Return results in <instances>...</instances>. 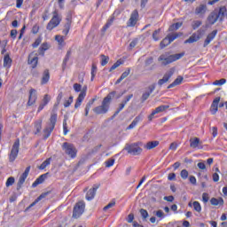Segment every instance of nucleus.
Instances as JSON below:
<instances>
[{
    "mask_svg": "<svg viewBox=\"0 0 227 227\" xmlns=\"http://www.w3.org/2000/svg\"><path fill=\"white\" fill-rule=\"evenodd\" d=\"M116 95V91L110 92L102 101L101 105L93 108V112L96 114H106L109 111L111 106V100Z\"/></svg>",
    "mask_w": 227,
    "mask_h": 227,
    "instance_id": "f257e3e1",
    "label": "nucleus"
},
{
    "mask_svg": "<svg viewBox=\"0 0 227 227\" xmlns=\"http://www.w3.org/2000/svg\"><path fill=\"white\" fill-rule=\"evenodd\" d=\"M73 88L76 93H79V91H81L74 104V108L77 109L81 107L82 101L84 100V98H86V91H88V86L84 85L82 87V85L79 83H74L73 85Z\"/></svg>",
    "mask_w": 227,
    "mask_h": 227,
    "instance_id": "f03ea898",
    "label": "nucleus"
},
{
    "mask_svg": "<svg viewBox=\"0 0 227 227\" xmlns=\"http://www.w3.org/2000/svg\"><path fill=\"white\" fill-rule=\"evenodd\" d=\"M57 121H58V114H56V112L53 111L51 114L50 123L43 129L44 139H48V137H51V134H52V130H54V127H56Z\"/></svg>",
    "mask_w": 227,
    "mask_h": 227,
    "instance_id": "7ed1b4c3",
    "label": "nucleus"
},
{
    "mask_svg": "<svg viewBox=\"0 0 227 227\" xmlns=\"http://www.w3.org/2000/svg\"><path fill=\"white\" fill-rule=\"evenodd\" d=\"M62 150L65 152L66 155H68L70 159H75L77 157V148L74 144H70L67 142L63 143Z\"/></svg>",
    "mask_w": 227,
    "mask_h": 227,
    "instance_id": "20e7f679",
    "label": "nucleus"
},
{
    "mask_svg": "<svg viewBox=\"0 0 227 227\" xmlns=\"http://www.w3.org/2000/svg\"><path fill=\"white\" fill-rule=\"evenodd\" d=\"M141 143L126 144L124 150L129 153V155H141L143 149L139 147Z\"/></svg>",
    "mask_w": 227,
    "mask_h": 227,
    "instance_id": "39448f33",
    "label": "nucleus"
},
{
    "mask_svg": "<svg viewBox=\"0 0 227 227\" xmlns=\"http://www.w3.org/2000/svg\"><path fill=\"white\" fill-rule=\"evenodd\" d=\"M61 16H59V13H58V10H55L53 12V16L51 18V20L49 21L46 29H48V31H52L54 29V27H58L59 24L61 23Z\"/></svg>",
    "mask_w": 227,
    "mask_h": 227,
    "instance_id": "423d86ee",
    "label": "nucleus"
},
{
    "mask_svg": "<svg viewBox=\"0 0 227 227\" xmlns=\"http://www.w3.org/2000/svg\"><path fill=\"white\" fill-rule=\"evenodd\" d=\"M20 147V140L18 138L14 142L11 153L9 154V162H14L19 155V148Z\"/></svg>",
    "mask_w": 227,
    "mask_h": 227,
    "instance_id": "0eeeda50",
    "label": "nucleus"
},
{
    "mask_svg": "<svg viewBox=\"0 0 227 227\" xmlns=\"http://www.w3.org/2000/svg\"><path fill=\"white\" fill-rule=\"evenodd\" d=\"M85 207L86 204H84V201H80L76 203L73 210V217H74V219H79V217H81V215L84 214Z\"/></svg>",
    "mask_w": 227,
    "mask_h": 227,
    "instance_id": "6e6552de",
    "label": "nucleus"
},
{
    "mask_svg": "<svg viewBox=\"0 0 227 227\" xmlns=\"http://www.w3.org/2000/svg\"><path fill=\"white\" fill-rule=\"evenodd\" d=\"M137 20H139V12L137 10H134L131 14L130 18L127 22L128 27H134L137 24Z\"/></svg>",
    "mask_w": 227,
    "mask_h": 227,
    "instance_id": "1a4fd4ad",
    "label": "nucleus"
},
{
    "mask_svg": "<svg viewBox=\"0 0 227 227\" xmlns=\"http://www.w3.org/2000/svg\"><path fill=\"white\" fill-rule=\"evenodd\" d=\"M29 171H31V166L27 167L24 173L20 176L17 184V191H20V189H22V185H24V182H26V178H27Z\"/></svg>",
    "mask_w": 227,
    "mask_h": 227,
    "instance_id": "9d476101",
    "label": "nucleus"
},
{
    "mask_svg": "<svg viewBox=\"0 0 227 227\" xmlns=\"http://www.w3.org/2000/svg\"><path fill=\"white\" fill-rule=\"evenodd\" d=\"M174 74H175V69H173V68L167 71L164 74L163 78H161L158 81L159 86H162V84H166V82H168L169 80L171 79V77H173Z\"/></svg>",
    "mask_w": 227,
    "mask_h": 227,
    "instance_id": "9b49d317",
    "label": "nucleus"
},
{
    "mask_svg": "<svg viewBox=\"0 0 227 227\" xmlns=\"http://www.w3.org/2000/svg\"><path fill=\"white\" fill-rule=\"evenodd\" d=\"M36 98H38V96L36 95V90L31 89L29 90L28 101L27 103V106L28 107H31V106L36 104Z\"/></svg>",
    "mask_w": 227,
    "mask_h": 227,
    "instance_id": "f8f14e48",
    "label": "nucleus"
},
{
    "mask_svg": "<svg viewBox=\"0 0 227 227\" xmlns=\"http://www.w3.org/2000/svg\"><path fill=\"white\" fill-rule=\"evenodd\" d=\"M99 187H100V184H96L93 185L92 189H90L87 192L86 200L88 201H91V200H93V198H95V194H97V191L98 190Z\"/></svg>",
    "mask_w": 227,
    "mask_h": 227,
    "instance_id": "ddd939ff",
    "label": "nucleus"
},
{
    "mask_svg": "<svg viewBox=\"0 0 227 227\" xmlns=\"http://www.w3.org/2000/svg\"><path fill=\"white\" fill-rule=\"evenodd\" d=\"M66 24L64 26V30L62 31L63 35H65L67 36V35H68V33L70 32V27L72 26V14L68 13L67 18H66Z\"/></svg>",
    "mask_w": 227,
    "mask_h": 227,
    "instance_id": "4468645a",
    "label": "nucleus"
},
{
    "mask_svg": "<svg viewBox=\"0 0 227 227\" xmlns=\"http://www.w3.org/2000/svg\"><path fill=\"white\" fill-rule=\"evenodd\" d=\"M158 61H160L161 65L166 67V65L173 63V57H171V55L168 56L166 54H162L159 57Z\"/></svg>",
    "mask_w": 227,
    "mask_h": 227,
    "instance_id": "2eb2a0df",
    "label": "nucleus"
},
{
    "mask_svg": "<svg viewBox=\"0 0 227 227\" xmlns=\"http://www.w3.org/2000/svg\"><path fill=\"white\" fill-rule=\"evenodd\" d=\"M28 65H31L32 68H36L38 66V55L35 56V53H30L28 56Z\"/></svg>",
    "mask_w": 227,
    "mask_h": 227,
    "instance_id": "dca6fc26",
    "label": "nucleus"
},
{
    "mask_svg": "<svg viewBox=\"0 0 227 227\" xmlns=\"http://www.w3.org/2000/svg\"><path fill=\"white\" fill-rule=\"evenodd\" d=\"M217 35V30H213L210 34L207 35V38L204 41L203 47H207L210 44V42L215 38Z\"/></svg>",
    "mask_w": 227,
    "mask_h": 227,
    "instance_id": "f3484780",
    "label": "nucleus"
},
{
    "mask_svg": "<svg viewBox=\"0 0 227 227\" xmlns=\"http://www.w3.org/2000/svg\"><path fill=\"white\" fill-rule=\"evenodd\" d=\"M205 13H207V4H200L195 9V15H199V17H205Z\"/></svg>",
    "mask_w": 227,
    "mask_h": 227,
    "instance_id": "a211bd4d",
    "label": "nucleus"
},
{
    "mask_svg": "<svg viewBox=\"0 0 227 227\" xmlns=\"http://www.w3.org/2000/svg\"><path fill=\"white\" fill-rule=\"evenodd\" d=\"M207 20L211 25H214L217 22V20H219V16H217V10H215L208 15Z\"/></svg>",
    "mask_w": 227,
    "mask_h": 227,
    "instance_id": "6ab92c4d",
    "label": "nucleus"
},
{
    "mask_svg": "<svg viewBox=\"0 0 227 227\" xmlns=\"http://www.w3.org/2000/svg\"><path fill=\"white\" fill-rule=\"evenodd\" d=\"M141 120H143V114H140L132 121L126 130H132V129H135V127L141 121Z\"/></svg>",
    "mask_w": 227,
    "mask_h": 227,
    "instance_id": "aec40b11",
    "label": "nucleus"
},
{
    "mask_svg": "<svg viewBox=\"0 0 227 227\" xmlns=\"http://www.w3.org/2000/svg\"><path fill=\"white\" fill-rule=\"evenodd\" d=\"M221 101V98H215L211 105V114H215L217 113V109L219 108V102Z\"/></svg>",
    "mask_w": 227,
    "mask_h": 227,
    "instance_id": "412c9836",
    "label": "nucleus"
},
{
    "mask_svg": "<svg viewBox=\"0 0 227 227\" xmlns=\"http://www.w3.org/2000/svg\"><path fill=\"white\" fill-rule=\"evenodd\" d=\"M211 205L214 207H223L224 205V200L221 197L217 198H211L210 200Z\"/></svg>",
    "mask_w": 227,
    "mask_h": 227,
    "instance_id": "4be33fe9",
    "label": "nucleus"
},
{
    "mask_svg": "<svg viewBox=\"0 0 227 227\" xmlns=\"http://www.w3.org/2000/svg\"><path fill=\"white\" fill-rule=\"evenodd\" d=\"M51 79V73L49 72V69H45L43 73V77L41 80V84H47Z\"/></svg>",
    "mask_w": 227,
    "mask_h": 227,
    "instance_id": "5701e85b",
    "label": "nucleus"
},
{
    "mask_svg": "<svg viewBox=\"0 0 227 227\" xmlns=\"http://www.w3.org/2000/svg\"><path fill=\"white\" fill-rule=\"evenodd\" d=\"M201 145V141L198 137L190 138V146L191 148H201L200 145Z\"/></svg>",
    "mask_w": 227,
    "mask_h": 227,
    "instance_id": "b1692460",
    "label": "nucleus"
},
{
    "mask_svg": "<svg viewBox=\"0 0 227 227\" xmlns=\"http://www.w3.org/2000/svg\"><path fill=\"white\" fill-rule=\"evenodd\" d=\"M160 142L155 140V141H150L147 142L146 145H144V148L145 150H153V148H157L159 146Z\"/></svg>",
    "mask_w": 227,
    "mask_h": 227,
    "instance_id": "393cba45",
    "label": "nucleus"
},
{
    "mask_svg": "<svg viewBox=\"0 0 227 227\" xmlns=\"http://www.w3.org/2000/svg\"><path fill=\"white\" fill-rule=\"evenodd\" d=\"M227 9L225 6L220 7L219 11H217V16L219 20L223 21L224 20V17H226Z\"/></svg>",
    "mask_w": 227,
    "mask_h": 227,
    "instance_id": "a878e982",
    "label": "nucleus"
},
{
    "mask_svg": "<svg viewBox=\"0 0 227 227\" xmlns=\"http://www.w3.org/2000/svg\"><path fill=\"white\" fill-rule=\"evenodd\" d=\"M47 178V174L41 175L32 184V187H37L40 184H43L45 179Z\"/></svg>",
    "mask_w": 227,
    "mask_h": 227,
    "instance_id": "bb28decb",
    "label": "nucleus"
},
{
    "mask_svg": "<svg viewBox=\"0 0 227 227\" xmlns=\"http://www.w3.org/2000/svg\"><path fill=\"white\" fill-rule=\"evenodd\" d=\"M12 58H10V53H6L4 57V68H10L12 67Z\"/></svg>",
    "mask_w": 227,
    "mask_h": 227,
    "instance_id": "cd10ccee",
    "label": "nucleus"
},
{
    "mask_svg": "<svg viewBox=\"0 0 227 227\" xmlns=\"http://www.w3.org/2000/svg\"><path fill=\"white\" fill-rule=\"evenodd\" d=\"M183 81H184V77L178 76L172 83H170L168 86V90H171V88H175V86H179V84H182Z\"/></svg>",
    "mask_w": 227,
    "mask_h": 227,
    "instance_id": "c85d7f7f",
    "label": "nucleus"
},
{
    "mask_svg": "<svg viewBox=\"0 0 227 227\" xmlns=\"http://www.w3.org/2000/svg\"><path fill=\"white\" fill-rule=\"evenodd\" d=\"M200 38V35L194 33L192 35V36H190L187 40L184 41V43H194L195 42H198Z\"/></svg>",
    "mask_w": 227,
    "mask_h": 227,
    "instance_id": "c756f323",
    "label": "nucleus"
},
{
    "mask_svg": "<svg viewBox=\"0 0 227 227\" xmlns=\"http://www.w3.org/2000/svg\"><path fill=\"white\" fill-rule=\"evenodd\" d=\"M42 119H39L37 121H35V126L34 128L35 129V131L34 132V134H40V132L42 131Z\"/></svg>",
    "mask_w": 227,
    "mask_h": 227,
    "instance_id": "7c9ffc66",
    "label": "nucleus"
},
{
    "mask_svg": "<svg viewBox=\"0 0 227 227\" xmlns=\"http://www.w3.org/2000/svg\"><path fill=\"white\" fill-rule=\"evenodd\" d=\"M130 75V68H128L125 72H123L121 77L116 81L115 84H120L123 79H127Z\"/></svg>",
    "mask_w": 227,
    "mask_h": 227,
    "instance_id": "2f4dec72",
    "label": "nucleus"
},
{
    "mask_svg": "<svg viewBox=\"0 0 227 227\" xmlns=\"http://www.w3.org/2000/svg\"><path fill=\"white\" fill-rule=\"evenodd\" d=\"M45 51H49V43H43L39 50H38V52H39V56H43L45 54Z\"/></svg>",
    "mask_w": 227,
    "mask_h": 227,
    "instance_id": "473e14b6",
    "label": "nucleus"
},
{
    "mask_svg": "<svg viewBox=\"0 0 227 227\" xmlns=\"http://www.w3.org/2000/svg\"><path fill=\"white\" fill-rule=\"evenodd\" d=\"M70 56H72V51H68L66 54L64 60H63V63H62L63 70H65L67 68V63H68V59H70Z\"/></svg>",
    "mask_w": 227,
    "mask_h": 227,
    "instance_id": "72a5a7b5",
    "label": "nucleus"
},
{
    "mask_svg": "<svg viewBox=\"0 0 227 227\" xmlns=\"http://www.w3.org/2000/svg\"><path fill=\"white\" fill-rule=\"evenodd\" d=\"M182 33H173V34H168L167 35V37H168V40H170V43L175 42V40H176V38H178L179 36H182Z\"/></svg>",
    "mask_w": 227,
    "mask_h": 227,
    "instance_id": "f704fd0d",
    "label": "nucleus"
},
{
    "mask_svg": "<svg viewBox=\"0 0 227 227\" xmlns=\"http://www.w3.org/2000/svg\"><path fill=\"white\" fill-rule=\"evenodd\" d=\"M171 43L170 39L168 37V35L160 42V49H164L165 47H168Z\"/></svg>",
    "mask_w": 227,
    "mask_h": 227,
    "instance_id": "c9c22d12",
    "label": "nucleus"
},
{
    "mask_svg": "<svg viewBox=\"0 0 227 227\" xmlns=\"http://www.w3.org/2000/svg\"><path fill=\"white\" fill-rule=\"evenodd\" d=\"M95 98L90 99L85 107V116H88L89 113H90V109H91V106H93V104H95Z\"/></svg>",
    "mask_w": 227,
    "mask_h": 227,
    "instance_id": "e433bc0d",
    "label": "nucleus"
},
{
    "mask_svg": "<svg viewBox=\"0 0 227 227\" xmlns=\"http://www.w3.org/2000/svg\"><path fill=\"white\" fill-rule=\"evenodd\" d=\"M47 194H49V192L41 194L32 204H30L28 208L35 207V205H36V203H38V201H41L42 200H43V198H45L47 196Z\"/></svg>",
    "mask_w": 227,
    "mask_h": 227,
    "instance_id": "4c0bfd02",
    "label": "nucleus"
},
{
    "mask_svg": "<svg viewBox=\"0 0 227 227\" xmlns=\"http://www.w3.org/2000/svg\"><path fill=\"white\" fill-rule=\"evenodd\" d=\"M113 22H114V17H112L108 20L106 24L103 27L102 31H104V32L107 31V29H109V27H111V26H113Z\"/></svg>",
    "mask_w": 227,
    "mask_h": 227,
    "instance_id": "58836bf2",
    "label": "nucleus"
},
{
    "mask_svg": "<svg viewBox=\"0 0 227 227\" xmlns=\"http://www.w3.org/2000/svg\"><path fill=\"white\" fill-rule=\"evenodd\" d=\"M172 58V61H178V59H182L185 56V52L176 53L174 55H170Z\"/></svg>",
    "mask_w": 227,
    "mask_h": 227,
    "instance_id": "ea45409f",
    "label": "nucleus"
},
{
    "mask_svg": "<svg viewBox=\"0 0 227 227\" xmlns=\"http://www.w3.org/2000/svg\"><path fill=\"white\" fill-rule=\"evenodd\" d=\"M166 109H169V106H160L153 111L156 114H159V113H163V111H166Z\"/></svg>",
    "mask_w": 227,
    "mask_h": 227,
    "instance_id": "a19ab883",
    "label": "nucleus"
},
{
    "mask_svg": "<svg viewBox=\"0 0 227 227\" xmlns=\"http://www.w3.org/2000/svg\"><path fill=\"white\" fill-rule=\"evenodd\" d=\"M125 107V105L121 102L119 105V107L117 108V110L115 111V113L114 114V115L112 116V120H114V118H116V116H118V114H120V112Z\"/></svg>",
    "mask_w": 227,
    "mask_h": 227,
    "instance_id": "79ce46f5",
    "label": "nucleus"
},
{
    "mask_svg": "<svg viewBox=\"0 0 227 227\" xmlns=\"http://www.w3.org/2000/svg\"><path fill=\"white\" fill-rule=\"evenodd\" d=\"M56 42H58L59 45H65V36L63 35H56L55 36Z\"/></svg>",
    "mask_w": 227,
    "mask_h": 227,
    "instance_id": "37998d69",
    "label": "nucleus"
},
{
    "mask_svg": "<svg viewBox=\"0 0 227 227\" xmlns=\"http://www.w3.org/2000/svg\"><path fill=\"white\" fill-rule=\"evenodd\" d=\"M182 27V23L177 22L176 24H173L169 27L168 31H176L177 29H180Z\"/></svg>",
    "mask_w": 227,
    "mask_h": 227,
    "instance_id": "c03bdc74",
    "label": "nucleus"
},
{
    "mask_svg": "<svg viewBox=\"0 0 227 227\" xmlns=\"http://www.w3.org/2000/svg\"><path fill=\"white\" fill-rule=\"evenodd\" d=\"M91 78L90 81H94L95 76L97 75V65L92 64V67H91Z\"/></svg>",
    "mask_w": 227,
    "mask_h": 227,
    "instance_id": "a18cd8bd",
    "label": "nucleus"
},
{
    "mask_svg": "<svg viewBox=\"0 0 227 227\" xmlns=\"http://www.w3.org/2000/svg\"><path fill=\"white\" fill-rule=\"evenodd\" d=\"M15 184V177L11 176L7 179L5 185L6 187H12Z\"/></svg>",
    "mask_w": 227,
    "mask_h": 227,
    "instance_id": "49530a36",
    "label": "nucleus"
},
{
    "mask_svg": "<svg viewBox=\"0 0 227 227\" xmlns=\"http://www.w3.org/2000/svg\"><path fill=\"white\" fill-rule=\"evenodd\" d=\"M203 24V22H201V20H194L192 23V29H198V27H200V26H201Z\"/></svg>",
    "mask_w": 227,
    "mask_h": 227,
    "instance_id": "de8ad7c7",
    "label": "nucleus"
},
{
    "mask_svg": "<svg viewBox=\"0 0 227 227\" xmlns=\"http://www.w3.org/2000/svg\"><path fill=\"white\" fill-rule=\"evenodd\" d=\"M215 86H223V84H226V79L222 78L220 80H216L213 82Z\"/></svg>",
    "mask_w": 227,
    "mask_h": 227,
    "instance_id": "09e8293b",
    "label": "nucleus"
},
{
    "mask_svg": "<svg viewBox=\"0 0 227 227\" xmlns=\"http://www.w3.org/2000/svg\"><path fill=\"white\" fill-rule=\"evenodd\" d=\"M51 164V158L50 159H46L39 167V169H45V168H47V166H49Z\"/></svg>",
    "mask_w": 227,
    "mask_h": 227,
    "instance_id": "8fccbe9b",
    "label": "nucleus"
},
{
    "mask_svg": "<svg viewBox=\"0 0 227 227\" xmlns=\"http://www.w3.org/2000/svg\"><path fill=\"white\" fill-rule=\"evenodd\" d=\"M109 63V58L106 55H101V66L106 67Z\"/></svg>",
    "mask_w": 227,
    "mask_h": 227,
    "instance_id": "3c124183",
    "label": "nucleus"
},
{
    "mask_svg": "<svg viewBox=\"0 0 227 227\" xmlns=\"http://www.w3.org/2000/svg\"><path fill=\"white\" fill-rule=\"evenodd\" d=\"M72 102H74V96H70L68 100H66L64 102V107H70V106L72 105Z\"/></svg>",
    "mask_w": 227,
    "mask_h": 227,
    "instance_id": "603ef678",
    "label": "nucleus"
},
{
    "mask_svg": "<svg viewBox=\"0 0 227 227\" xmlns=\"http://www.w3.org/2000/svg\"><path fill=\"white\" fill-rule=\"evenodd\" d=\"M121 65V60H117L109 69V72H113V70H116V68H118V67H120Z\"/></svg>",
    "mask_w": 227,
    "mask_h": 227,
    "instance_id": "864d4df0",
    "label": "nucleus"
},
{
    "mask_svg": "<svg viewBox=\"0 0 227 227\" xmlns=\"http://www.w3.org/2000/svg\"><path fill=\"white\" fill-rule=\"evenodd\" d=\"M193 208L196 210V212H201V204L198 201L193 202Z\"/></svg>",
    "mask_w": 227,
    "mask_h": 227,
    "instance_id": "5fc2aeb1",
    "label": "nucleus"
},
{
    "mask_svg": "<svg viewBox=\"0 0 227 227\" xmlns=\"http://www.w3.org/2000/svg\"><path fill=\"white\" fill-rule=\"evenodd\" d=\"M188 177H189V172L187 171V169H183L181 171V178H183V180H187Z\"/></svg>",
    "mask_w": 227,
    "mask_h": 227,
    "instance_id": "6e6d98bb",
    "label": "nucleus"
},
{
    "mask_svg": "<svg viewBox=\"0 0 227 227\" xmlns=\"http://www.w3.org/2000/svg\"><path fill=\"white\" fill-rule=\"evenodd\" d=\"M49 102H51V96L48 94H45L43 98L42 104H44V106H47V104H49Z\"/></svg>",
    "mask_w": 227,
    "mask_h": 227,
    "instance_id": "4d7b16f0",
    "label": "nucleus"
},
{
    "mask_svg": "<svg viewBox=\"0 0 227 227\" xmlns=\"http://www.w3.org/2000/svg\"><path fill=\"white\" fill-rule=\"evenodd\" d=\"M114 205H116V201L113 200L112 202L108 203L104 208L103 210H105V212L106 210H109V208H113V207H114Z\"/></svg>",
    "mask_w": 227,
    "mask_h": 227,
    "instance_id": "13d9d810",
    "label": "nucleus"
},
{
    "mask_svg": "<svg viewBox=\"0 0 227 227\" xmlns=\"http://www.w3.org/2000/svg\"><path fill=\"white\" fill-rule=\"evenodd\" d=\"M112 166H114V159H109L106 161V168H111Z\"/></svg>",
    "mask_w": 227,
    "mask_h": 227,
    "instance_id": "bf43d9fd",
    "label": "nucleus"
},
{
    "mask_svg": "<svg viewBox=\"0 0 227 227\" xmlns=\"http://www.w3.org/2000/svg\"><path fill=\"white\" fill-rule=\"evenodd\" d=\"M42 43V37H38L35 43L32 44V47L34 49H36V47H38V45H40Z\"/></svg>",
    "mask_w": 227,
    "mask_h": 227,
    "instance_id": "052dcab7",
    "label": "nucleus"
},
{
    "mask_svg": "<svg viewBox=\"0 0 227 227\" xmlns=\"http://www.w3.org/2000/svg\"><path fill=\"white\" fill-rule=\"evenodd\" d=\"M140 214H141V216L143 217V219L148 218V211H146L145 209H144V208L140 209Z\"/></svg>",
    "mask_w": 227,
    "mask_h": 227,
    "instance_id": "680f3d73",
    "label": "nucleus"
},
{
    "mask_svg": "<svg viewBox=\"0 0 227 227\" xmlns=\"http://www.w3.org/2000/svg\"><path fill=\"white\" fill-rule=\"evenodd\" d=\"M159 33H160V28L155 30L153 33V38L155 42L159 41V36H157V35H159Z\"/></svg>",
    "mask_w": 227,
    "mask_h": 227,
    "instance_id": "e2e57ef3",
    "label": "nucleus"
},
{
    "mask_svg": "<svg viewBox=\"0 0 227 227\" xmlns=\"http://www.w3.org/2000/svg\"><path fill=\"white\" fill-rule=\"evenodd\" d=\"M208 200H210V197L208 196V193L204 192L202 194V201H203V203H208Z\"/></svg>",
    "mask_w": 227,
    "mask_h": 227,
    "instance_id": "0e129e2a",
    "label": "nucleus"
},
{
    "mask_svg": "<svg viewBox=\"0 0 227 227\" xmlns=\"http://www.w3.org/2000/svg\"><path fill=\"white\" fill-rule=\"evenodd\" d=\"M63 130L64 136H67L68 134V128L67 127V119L63 121Z\"/></svg>",
    "mask_w": 227,
    "mask_h": 227,
    "instance_id": "69168bd1",
    "label": "nucleus"
},
{
    "mask_svg": "<svg viewBox=\"0 0 227 227\" xmlns=\"http://www.w3.org/2000/svg\"><path fill=\"white\" fill-rule=\"evenodd\" d=\"M17 29L11 30L10 36L11 38H12V40H15V38H17Z\"/></svg>",
    "mask_w": 227,
    "mask_h": 227,
    "instance_id": "338daca9",
    "label": "nucleus"
},
{
    "mask_svg": "<svg viewBox=\"0 0 227 227\" xmlns=\"http://www.w3.org/2000/svg\"><path fill=\"white\" fill-rule=\"evenodd\" d=\"M137 45V39H133L132 42L129 43V48L134 49Z\"/></svg>",
    "mask_w": 227,
    "mask_h": 227,
    "instance_id": "774afa93",
    "label": "nucleus"
}]
</instances>
